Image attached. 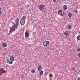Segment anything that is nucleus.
Here are the masks:
<instances>
[{
    "label": "nucleus",
    "mask_w": 80,
    "mask_h": 80,
    "mask_svg": "<svg viewBox=\"0 0 80 80\" xmlns=\"http://www.w3.org/2000/svg\"><path fill=\"white\" fill-rule=\"evenodd\" d=\"M35 71H34V69H32L31 70V72H32V73H35Z\"/></svg>",
    "instance_id": "a211bd4d"
},
{
    "label": "nucleus",
    "mask_w": 80,
    "mask_h": 80,
    "mask_svg": "<svg viewBox=\"0 0 80 80\" xmlns=\"http://www.w3.org/2000/svg\"><path fill=\"white\" fill-rule=\"evenodd\" d=\"M13 25H15V23H13Z\"/></svg>",
    "instance_id": "2f4dec72"
},
{
    "label": "nucleus",
    "mask_w": 80,
    "mask_h": 80,
    "mask_svg": "<svg viewBox=\"0 0 80 80\" xmlns=\"http://www.w3.org/2000/svg\"><path fill=\"white\" fill-rule=\"evenodd\" d=\"M68 17H72V13H70L68 14Z\"/></svg>",
    "instance_id": "f3484780"
},
{
    "label": "nucleus",
    "mask_w": 80,
    "mask_h": 80,
    "mask_svg": "<svg viewBox=\"0 0 80 80\" xmlns=\"http://www.w3.org/2000/svg\"><path fill=\"white\" fill-rule=\"evenodd\" d=\"M43 73V71H42L40 72V75H42V74Z\"/></svg>",
    "instance_id": "4468645a"
},
{
    "label": "nucleus",
    "mask_w": 80,
    "mask_h": 80,
    "mask_svg": "<svg viewBox=\"0 0 80 80\" xmlns=\"http://www.w3.org/2000/svg\"><path fill=\"white\" fill-rule=\"evenodd\" d=\"M39 9L40 10H43L44 8H45V7H44V5L43 4H42L40 5L38 7Z\"/></svg>",
    "instance_id": "20e7f679"
},
{
    "label": "nucleus",
    "mask_w": 80,
    "mask_h": 80,
    "mask_svg": "<svg viewBox=\"0 0 80 80\" xmlns=\"http://www.w3.org/2000/svg\"><path fill=\"white\" fill-rule=\"evenodd\" d=\"M2 75V72L0 71V75Z\"/></svg>",
    "instance_id": "a878e982"
},
{
    "label": "nucleus",
    "mask_w": 80,
    "mask_h": 80,
    "mask_svg": "<svg viewBox=\"0 0 80 80\" xmlns=\"http://www.w3.org/2000/svg\"><path fill=\"white\" fill-rule=\"evenodd\" d=\"M2 12L1 11H0V16H1V15H2Z\"/></svg>",
    "instance_id": "393cba45"
},
{
    "label": "nucleus",
    "mask_w": 80,
    "mask_h": 80,
    "mask_svg": "<svg viewBox=\"0 0 80 80\" xmlns=\"http://www.w3.org/2000/svg\"><path fill=\"white\" fill-rule=\"evenodd\" d=\"M78 12V11H77L76 12H75V13H77Z\"/></svg>",
    "instance_id": "bb28decb"
},
{
    "label": "nucleus",
    "mask_w": 80,
    "mask_h": 80,
    "mask_svg": "<svg viewBox=\"0 0 80 80\" xmlns=\"http://www.w3.org/2000/svg\"><path fill=\"white\" fill-rule=\"evenodd\" d=\"M77 51H78V52H80V48H78L77 49Z\"/></svg>",
    "instance_id": "5701e85b"
},
{
    "label": "nucleus",
    "mask_w": 80,
    "mask_h": 80,
    "mask_svg": "<svg viewBox=\"0 0 80 80\" xmlns=\"http://www.w3.org/2000/svg\"><path fill=\"white\" fill-rule=\"evenodd\" d=\"M29 36V33H28V32H26L25 34V37L26 38H28V37Z\"/></svg>",
    "instance_id": "0eeeda50"
},
{
    "label": "nucleus",
    "mask_w": 80,
    "mask_h": 80,
    "mask_svg": "<svg viewBox=\"0 0 80 80\" xmlns=\"http://www.w3.org/2000/svg\"><path fill=\"white\" fill-rule=\"evenodd\" d=\"M77 40H80V36L78 35L77 37Z\"/></svg>",
    "instance_id": "2eb2a0df"
},
{
    "label": "nucleus",
    "mask_w": 80,
    "mask_h": 80,
    "mask_svg": "<svg viewBox=\"0 0 80 80\" xmlns=\"http://www.w3.org/2000/svg\"><path fill=\"white\" fill-rule=\"evenodd\" d=\"M18 24H16V25L15 26H13V27H15V28H18V26H17V25Z\"/></svg>",
    "instance_id": "dca6fc26"
},
{
    "label": "nucleus",
    "mask_w": 80,
    "mask_h": 80,
    "mask_svg": "<svg viewBox=\"0 0 80 80\" xmlns=\"http://www.w3.org/2000/svg\"><path fill=\"white\" fill-rule=\"evenodd\" d=\"M50 44V42L48 41H46L43 42L42 45L44 46H48V45Z\"/></svg>",
    "instance_id": "f03ea898"
},
{
    "label": "nucleus",
    "mask_w": 80,
    "mask_h": 80,
    "mask_svg": "<svg viewBox=\"0 0 80 80\" xmlns=\"http://www.w3.org/2000/svg\"><path fill=\"white\" fill-rule=\"evenodd\" d=\"M67 28L69 30H71L72 29V26L70 25H68L67 27Z\"/></svg>",
    "instance_id": "1a4fd4ad"
},
{
    "label": "nucleus",
    "mask_w": 80,
    "mask_h": 80,
    "mask_svg": "<svg viewBox=\"0 0 80 80\" xmlns=\"http://www.w3.org/2000/svg\"><path fill=\"white\" fill-rule=\"evenodd\" d=\"M38 71L40 72L42 71V66L41 65H39L38 67Z\"/></svg>",
    "instance_id": "6e6552de"
},
{
    "label": "nucleus",
    "mask_w": 80,
    "mask_h": 80,
    "mask_svg": "<svg viewBox=\"0 0 80 80\" xmlns=\"http://www.w3.org/2000/svg\"><path fill=\"white\" fill-rule=\"evenodd\" d=\"M54 2H56V0H53Z\"/></svg>",
    "instance_id": "cd10ccee"
},
{
    "label": "nucleus",
    "mask_w": 80,
    "mask_h": 80,
    "mask_svg": "<svg viewBox=\"0 0 80 80\" xmlns=\"http://www.w3.org/2000/svg\"><path fill=\"white\" fill-rule=\"evenodd\" d=\"M21 78H22V79L23 78H24V76H23V75H21Z\"/></svg>",
    "instance_id": "4be33fe9"
},
{
    "label": "nucleus",
    "mask_w": 80,
    "mask_h": 80,
    "mask_svg": "<svg viewBox=\"0 0 80 80\" xmlns=\"http://www.w3.org/2000/svg\"><path fill=\"white\" fill-rule=\"evenodd\" d=\"M2 47H7V44L6 43H4L2 44Z\"/></svg>",
    "instance_id": "ddd939ff"
},
{
    "label": "nucleus",
    "mask_w": 80,
    "mask_h": 80,
    "mask_svg": "<svg viewBox=\"0 0 80 80\" xmlns=\"http://www.w3.org/2000/svg\"><path fill=\"white\" fill-rule=\"evenodd\" d=\"M26 19V16H24L22 17L21 19L20 23L21 25H23L25 24V20Z\"/></svg>",
    "instance_id": "f257e3e1"
},
{
    "label": "nucleus",
    "mask_w": 80,
    "mask_h": 80,
    "mask_svg": "<svg viewBox=\"0 0 80 80\" xmlns=\"http://www.w3.org/2000/svg\"><path fill=\"white\" fill-rule=\"evenodd\" d=\"M10 60H12V61H13L14 60H15V58H14V57L13 56H11L10 57Z\"/></svg>",
    "instance_id": "9d476101"
},
{
    "label": "nucleus",
    "mask_w": 80,
    "mask_h": 80,
    "mask_svg": "<svg viewBox=\"0 0 80 80\" xmlns=\"http://www.w3.org/2000/svg\"><path fill=\"white\" fill-rule=\"evenodd\" d=\"M10 62V59H8L7 60H6V62L7 63H8Z\"/></svg>",
    "instance_id": "6ab92c4d"
},
{
    "label": "nucleus",
    "mask_w": 80,
    "mask_h": 80,
    "mask_svg": "<svg viewBox=\"0 0 80 80\" xmlns=\"http://www.w3.org/2000/svg\"><path fill=\"white\" fill-rule=\"evenodd\" d=\"M62 10H58V14H62Z\"/></svg>",
    "instance_id": "9b49d317"
},
{
    "label": "nucleus",
    "mask_w": 80,
    "mask_h": 80,
    "mask_svg": "<svg viewBox=\"0 0 80 80\" xmlns=\"http://www.w3.org/2000/svg\"><path fill=\"white\" fill-rule=\"evenodd\" d=\"M12 63H13V62L12 61H11L9 62V64H12Z\"/></svg>",
    "instance_id": "aec40b11"
},
{
    "label": "nucleus",
    "mask_w": 80,
    "mask_h": 80,
    "mask_svg": "<svg viewBox=\"0 0 80 80\" xmlns=\"http://www.w3.org/2000/svg\"><path fill=\"white\" fill-rule=\"evenodd\" d=\"M79 33L80 34V31L79 32Z\"/></svg>",
    "instance_id": "473e14b6"
},
{
    "label": "nucleus",
    "mask_w": 80,
    "mask_h": 80,
    "mask_svg": "<svg viewBox=\"0 0 80 80\" xmlns=\"http://www.w3.org/2000/svg\"><path fill=\"white\" fill-rule=\"evenodd\" d=\"M78 55L79 57H80V53H79L78 54Z\"/></svg>",
    "instance_id": "c756f323"
},
{
    "label": "nucleus",
    "mask_w": 80,
    "mask_h": 80,
    "mask_svg": "<svg viewBox=\"0 0 80 80\" xmlns=\"http://www.w3.org/2000/svg\"><path fill=\"white\" fill-rule=\"evenodd\" d=\"M5 50H7V49H6V48H5Z\"/></svg>",
    "instance_id": "72a5a7b5"
},
{
    "label": "nucleus",
    "mask_w": 80,
    "mask_h": 80,
    "mask_svg": "<svg viewBox=\"0 0 80 80\" xmlns=\"http://www.w3.org/2000/svg\"><path fill=\"white\" fill-rule=\"evenodd\" d=\"M70 34V31H67L64 32L65 35H69Z\"/></svg>",
    "instance_id": "39448f33"
},
{
    "label": "nucleus",
    "mask_w": 80,
    "mask_h": 80,
    "mask_svg": "<svg viewBox=\"0 0 80 80\" xmlns=\"http://www.w3.org/2000/svg\"><path fill=\"white\" fill-rule=\"evenodd\" d=\"M3 68L0 69L1 72H2V71H3Z\"/></svg>",
    "instance_id": "b1692460"
},
{
    "label": "nucleus",
    "mask_w": 80,
    "mask_h": 80,
    "mask_svg": "<svg viewBox=\"0 0 80 80\" xmlns=\"http://www.w3.org/2000/svg\"><path fill=\"white\" fill-rule=\"evenodd\" d=\"M5 72H6V71L4 70L3 71V73H5Z\"/></svg>",
    "instance_id": "c85d7f7f"
},
{
    "label": "nucleus",
    "mask_w": 80,
    "mask_h": 80,
    "mask_svg": "<svg viewBox=\"0 0 80 80\" xmlns=\"http://www.w3.org/2000/svg\"><path fill=\"white\" fill-rule=\"evenodd\" d=\"M15 30V27H14L13 26H12V27L10 28V29L9 31V33L11 34L13 32H14Z\"/></svg>",
    "instance_id": "7ed1b4c3"
},
{
    "label": "nucleus",
    "mask_w": 80,
    "mask_h": 80,
    "mask_svg": "<svg viewBox=\"0 0 80 80\" xmlns=\"http://www.w3.org/2000/svg\"><path fill=\"white\" fill-rule=\"evenodd\" d=\"M49 80H52V78H50L49 79Z\"/></svg>",
    "instance_id": "7c9ffc66"
},
{
    "label": "nucleus",
    "mask_w": 80,
    "mask_h": 80,
    "mask_svg": "<svg viewBox=\"0 0 80 80\" xmlns=\"http://www.w3.org/2000/svg\"><path fill=\"white\" fill-rule=\"evenodd\" d=\"M71 70H74V68L73 67H72L71 68Z\"/></svg>",
    "instance_id": "412c9836"
},
{
    "label": "nucleus",
    "mask_w": 80,
    "mask_h": 80,
    "mask_svg": "<svg viewBox=\"0 0 80 80\" xmlns=\"http://www.w3.org/2000/svg\"><path fill=\"white\" fill-rule=\"evenodd\" d=\"M63 8L64 10H67V6L66 5L64 6Z\"/></svg>",
    "instance_id": "f8f14e48"
},
{
    "label": "nucleus",
    "mask_w": 80,
    "mask_h": 80,
    "mask_svg": "<svg viewBox=\"0 0 80 80\" xmlns=\"http://www.w3.org/2000/svg\"><path fill=\"white\" fill-rule=\"evenodd\" d=\"M19 20H20V19H19L18 18H17L16 19L15 22H16L17 25H18V24H19V23H18Z\"/></svg>",
    "instance_id": "423d86ee"
}]
</instances>
